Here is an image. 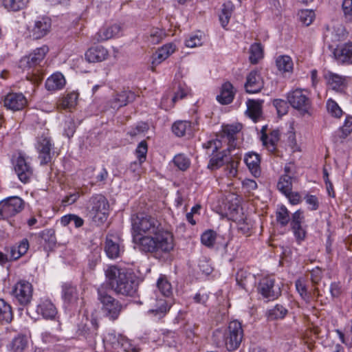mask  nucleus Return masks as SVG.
I'll return each instance as SVG.
<instances>
[{
	"instance_id": "49530a36",
	"label": "nucleus",
	"mask_w": 352,
	"mask_h": 352,
	"mask_svg": "<svg viewBox=\"0 0 352 352\" xmlns=\"http://www.w3.org/2000/svg\"><path fill=\"white\" fill-rule=\"evenodd\" d=\"M157 287L164 296L168 297L172 294L170 283L163 276L159 278Z\"/></svg>"
},
{
	"instance_id": "c85d7f7f",
	"label": "nucleus",
	"mask_w": 352,
	"mask_h": 352,
	"mask_svg": "<svg viewBox=\"0 0 352 352\" xmlns=\"http://www.w3.org/2000/svg\"><path fill=\"white\" fill-rule=\"evenodd\" d=\"M63 298L65 304L75 305L78 300V293L76 287L65 284L63 286Z\"/></svg>"
},
{
	"instance_id": "bb28decb",
	"label": "nucleus",
	"mask_w": 352,
	"mask_h": 352,
	"mask_svg": "<svg viewBox=\"0 0 352 352\" xmlns=\"http://www.w3.org/2000/svg\"><path fill=\"white\" fill-rule=\"evenodd\" d=\"M37 312L46 319H54L57 314V309L50 300L45 299L38 305Z\"/></svg>"
},
{
	"instance_id": "b1692460",
	"label": "nucleus",
	"mask_w": 352,
	"mask_h": 352,
	"mask_svg": "<svg viewBox=\"0 0 352 352\" xmlns=\"http://www.w3.org/2000/svg\"><path fill=\"white\" fill-rule=\"evenodd\" d=\"M244 161L250 171L254 177H256L261 175V160L257 153L253 152L247 153L245 156Z\"/></svg>"
},
{
	"instance_id": "f704fd0d",
	"label": "nucleus",
	"mask_w": 352,
	"mask_h": 352,
	"mask_svg": "<svg viewBox=\"0 0 352 352\" xmlns=\"http://www.w3.org/2000/svg\"><path fill=\"white\" fill-rule=\"evenodd\" d=\"M29 249V242L27 239H23L17 246H13L10 249V260H17L24 255Z\"/></svg>"
},
{
	"instance_id": "423d86ee",
	"label": "nucleus",
	"mask_w": 352,
	"mask_h": 352,
	"mask_svg": "<svg viewBox=\"0 0 352 352\" xmlns=\"http://www.w3.org/2000/svg\"><path fill=\"white\" fill-rule=\"evenodd\" d=\"M28 160V157L21 152L12 157L14 171L20 181L25 184L28 182L33 175V168Z\"/></svg>"
},
{
	"instance_id": "09e8293b",
	"label": "nucleus",
	"mask_w": 352,
	"mask_h": 352,
	"mask_svg": "<svg viewBox=\"0 0 352 352\" xmlns=\"http://www.w3.org/2000/svg\"><path fill=\"white\" fill-rule=\"evenodd\" d=\"M78 94L76 92H71L62 100L61 104L65 109H71L74 107L77 104Z\"/></svg>"
},
{
	"instance_id": "1a4fd4ad",
	"label": "nucleus",
	"mask_w": 352,
	"mask_h": 352,
	"mask_svg": "<svg viewBox=\"0 0 352 352\" xmlns=\"http://www.w3.org/2000/svg\"><path fill=\"white\" fill-rule=\"evenodd\" d=\"M54 144L47 134H42L37 138L36 148L38 153V159L41 165L50 163L52 158V150Z\"/></svg>"
},
{
	"instance_id": "5fc2aeb1",
	"label": "nucleus",
	"mask_w": 352,
	"mask_h": 352,
	"mask_svg": "<svg viewBox=\"0 0 352 352\" xmlns=\"http://www.w3.org/2000/svg\"><path fill=\"white\" fill-rule=\"evenodd\" d=\"M76 129V124L74 120L72 118L67 119L64 122L63 134L68 138H72Z\"/></svg>"
},
{
	"instance_id": "338daca9",
	"label": "nucleus",
	"mask_w": 352,
	"mask_h": 352,
	"mask_svg": "<svg viewBox=\"0 0 352 352\" xmlns=\"http://www.w3.org/2000/svg\"><path fill=\"white\" fill-rule=\"evenodd\" d=\"M303 221L304 216L301 210H297L292 214L291 226L298 228L299 226L302 225Z\"/></svg>"
},
{
	"instance_id": "f03ea898",
	"label": "nucleus",
	"mask_w": 352,
	"mask_h": 352,
	"mask_svg": "<svg viewBox=\"0 0 352 352\" xmlns=\"http://www.w3.org/2000/svg\"><path fill=\"white\" fill-rule=\"evenodd\" d=\"M105 275L111 289L117 294L133 296L138 289V278L127 270L111 265L105 271Z\"/></svg>"
},
{
	"instance_id": "4468645a",
	"label": "nucleus",
	"mask_w": 352,
	"mask_h": 352,
	"mask_svg": "<svg viewBox=\"0 0 352 352\" xmlns=\"http://www.w3.org/2000/svg\"><path fill=\"white\" fill-rule=\"evenodd\" d=\"M27 99L21 93H9L4 98V106L13 111L23 109L27 104Z\"/></svg>"
},
{
	"instance_id": "13d9d810",
	"label": "nucleus",
	"mask_w": 352,
	"mask_h": 352,
	"mask_svg": "<svg viewBox=\"0 0 352 352\" xmlns=\"http://www.w3.org/2000/svg\"><path fill=\"white\" fill-rule=\"evenodd\" d=\"M342 10L346 22H352V0H344Z\"/></svg>"
},
{
	"instance_id": "20e7f679",
	"label": "nucleus",
	"mask_w": 352,
	"mask_h": 352,
	"mask_svg": "<svg viewBox=\"0 0 352 352\" xmlns=\"http://www.w3.org/2000/svg\"><path fill=\"white\" fill-rule=\"evenodd\" d=\"M287 100L291 106L302 115L309 114L311 107V101L309 92L306 89H296L287 94Z\"/></svg>"
},
{
	"instance_id": "6ab92c4d",
	"label": "nucleus",
	"mask_w": 352,
	"mask_h": 352,
	"mask_svg": "<svg viewBox=\"0 0 352 352\" xmlns=\"http://www.w3.org/2000/svg\"><path fill=\"white\" fill-rule=\"evenodd\" d=\"M50 28V20L47 18H42L35 21L33 28L30 30V37L33 39L41 38L49 32Z\"/></svg>"
},
{
	"instance_id": "393cba45",
	"label": "nucleus",
	"mask_w": 352,
	"mask_h": 352,
	"mask_svg": "<svg viewBox=\"0 0 352 352\" xmlns=\"http://www.w3.org/2000/svg\"><path fill=\"white\" fill-rule=\"evenodd\" d=\"M120 31V27L116 24L109 27H104L97 32L95 39L98 42L105 41L117 36Z\"/></svg>"
},
{
	"instance_id": "0e129e2a",
	"label": "nucleus",
	"mask_w": 352,
	"mask_h": 352,
	"mask_svg": "<svg viewBox=\"0 0 352 352\" xmlns=\"http://www.w3.org/2000/svg\"><path fill=\"white\" fill-rule=\"evenodd\" d=\"M296 288L300 296L305 300H309V294L307 292V287L303 281L300 279H298L295 283Z\"/></svg>"
},
{
	"instance_id": "f8f14e48",
	"label": "nucleus",
	"mask_w": 352,
	"mask_h": 352,
	"mask_svg": "<svg viewBox=\"0 0 352 352\" xmlns=\"http://www.w3.org/2000/svg\"><path fill=\"white\" fill-rule=\"evenodd\" d=\"M47 46L43 45L36 48L28 56L23 57L19 61V67L23 69H28L36 66L42 61L47 53Z\"/></svg>"
},
{
	"instance_id": "ddd939ff",
	"label": "nucleus",
	"mask_w": 352,
	"mask_h": 352,
	"mask_svg": "<svg viewBox=\"0 0 352 352\" xmlns=\"http://www.w3.org/2000/svg\"><path fill=\"white\" fill-rule=\"evenodd\" d=\"M171 303L164 298H151L148 313L157 319L163 318L169 311Z\"/></svg>"
},
{
	"instance_id": "9d476101",
	"label": "nucleus",
	"mask_w": 352,
	"mask_h": 352,
	"mask_svg": "<svg viewBox=\"0 0 352 352\" xmlns=\"http://www.w3.org/2000/svg\"><path fill=\"white\" fill-rule=\"evenodd\" d=\"M33 287L32 284L26 280L17 282L12 291L15 300L21 305H28L32 298Z\"/></svg>"
},
{
	"instance_id": "4c0bfd02",
	"label": "nucleus",
	"mask_w": 352,
	"mask_h": 352,
	"mask_svg": "<svg viewBox=\"0 0 352 352\" xmlns=\"http://www.w3.org/2000/svg\"><path fill=\"white\" fill-rule=\"evenodd\" d=\"M287 309L281 305H276L267 311V317L270 320L283 319L287 314Z\"/></svg>"
},
{
	"instance_id": "c03bdc74",
	"label": "nucleus",
	"mask_w": 352,
	"mask_h": 352,
	"mask_svg": "<svg viewBox=\"0 0 352 352\" xmlns=\"http://www.w3.org/2000/svg\"><path fill=\"white\" fill-rule=\"evenodd\" d=\"M217 236L216 232L212 230H208L201 236V243L209 248H213L217 239Z\"/></svg>"
},
{
	"instance_id": "39448f33",
	"label": "nucleus",
	"mask_w": 352,
	"mask_h": 352,
	"mask_svg": "<svg viewBox=\"0 0 352 352\" xmlns=\"http://www.w3.org/2000/svg\"><path fill=\"white\" fill-rule=\"evenodd\" d=\"M98 294L105 315L111 320H116L122 310V305L118 300L107 294L102 286L98 289Z\"/></svg>"
},
{
	"instance_id": "680f3d73",
	"label": "nucleus",
	"mask_w": 352,
	"mask_h": 352,
	"mask_svg": "<svg viewBox=\"0 0 352 352\" xmlns=\"http://www.w3.org/2000/svg\"><path fill=\"white\" fill-rule=\"evenodd\" d=\"M197 329L198 326L193 322H187L184 327L186 337L189 339H192L197 336Z\"/></svg>"
},
{
	"instance_id": "9b49d317",
	"label": "nucleus",
	"mask_w": 352,
	"mask_h": 352,
	"mask_svg": "<svg viewBox=\"0 0 352 352\" xmlns=\"http://www.w3.org/2000/svg\"><path fill=\"white\" fill-rule=\"evenodd\" d=\"M258 292L267 300L276 299L281 294L280 287L275 284V279L266 276L263 278L258 285Z\"/></svg>"
},
{
	"instance_id": "a18cd8bd",
	"label": "nucleus",
	"mask_w": 352,
	"mask_h": 352,
	"mask_svg": "<svg viewBox=\"0 0 352 352\" xmlns=\"http://www.w3.org/2000/svg\"><path fill=\"white\" fill-rule=\"evenodd\" d=\"M72 222L74 223L76 228H80L83 225L84 220L81 217L74 214L65 215L60 219V223L64 226L69 225Z\"/></svg>"
},
{
	"instance_id": "4be33fe9",
	"label": "nucleus",
	"mask_w": 352,
	"mask_h": 352,
	"mask_svg": "<svg viewBox=\"0 0 352 352\" xmlns=\"http://www.w3.org/2000/svg\"><path fill=\"white\" fill-rule=\"evenodd\" d=\"M261 141L267 149L273 152L276 149V145L278 143L280 138V133L278 130H273L269 135L266 133V126H263L261 130Z\"/></svg>"
},
{
	"instance_id": "bf43d9fd",
	"label": "nucleus",
	"mask_w": 352,
	"mask_h": 352,
	"mask_svg": "<svg viewBox=\"0 0 352 352\" xmlns=\"http://www.w3.org/2000/svg\"><path fill=\"white\" fill-rule=\"evenodd\" d=\"M41 236L43 239L49 244L50 246H54L56 243L55 231L52 229H47L42 232Z\"/></svg>"
},
{
	"instance_id": "72a5a7b5",
	"label": "nucleus",
	"mask_w": 352,
	"mask_h": 352,
	"mask_svg": "<svg viewBox=\"0 0 352 352\" xmlns=\"http://www.w3.org/2000/svg\"><path fill=\"white\" fill-rule=\"evenodd\" d=\"M125 340V337L120 335L116 334L115 332L109 333L102 340L104 346L106 348L110 346L113 349H117L120 346V344L122 341Z\"/></svg>"
},
{
	"instance_id": "aec40b11",
	"label": "nucleus",
	"mask_w": 352,
	"mask_h": 352,
	"mask_svg": "<svg viewBox=\"0 0 352 352\" xmlns=\"http://www.w3.org/2000/svg\"><path fill=\"white\" fill-rule=\"evenodd\" d=\"M135 96V94L131 91H122L113 96L110 101V106L112 109H118L133 102Z\"/></svg>"
},
{
	"instance_id": "79ce46f5",
	"label": "nucleus",
	"mask_w": 352,
	"mask_h": 352,
	"mask_svg": "<svg viewBox=\"0 0 352 352\" xmlns=\"http://www.w3.org/2000/svg\"><path fill=\"white\" fill-rule=\"evenodd\" d=\"M12 319V311L10 305L4 300L0 299V321L10 322Z\"/></svg>"
},
{
	"instance_id": "c9c22d12",
	"label": "nucleus",
	"mask_w": 352,
	"mask_h": 352,
	"mask_svg": "<svg viewBox=\"0 0 352 352\" xmlns=\"http://www.w3.org/2000/svg\"><path fill=\"white\" fill-rule=\"evenodd\" d=\"M241 128V125H226L223 127V132L228 140L229 148H235L234 135L240 131Z\"/></svg>"
},
{
	"instance_id": "7ed1b4c3",
	"label": "nucleus",
	"mask_w": 352,
	"mask_h": 352,
	"mask_svg": "<svg viewBox=\"0 0 352 352\" xmlns=\"http://www.w3.org/2000/svg\"><path fill=\"white\" fill-rule=\"evenodd\" d=\"M213 337L218 345H225L228 351L235 350L239 347L243 338L241 324L236 320L232 321L224 333L217 330Z\"/></svg>"
},
{
	"instance_id": "f257e3e1",
	"label": "nucleus",
	"mask_w": 352,
	"mask_h": 352,
	"mask_svg": "<svg viewBox=\"0 0 352 352\" xmlns=\"http://www.w3.org/2000/svg\"><path fill=\"white\" fill-rule=\"evenodd\" d=\"M131 224L133 242L141 252L160 258L173 250L172 233L164 230L155 217L138 213L132 216Z\"/></svg>"
},
{
	"instance_id": "5701e85b",
	"label": "nucleus",
	"mask_w": 352,
	"mask_h": 352,
	"mask_svg": "<svg viewBox=\"0 0 352 352\" xmlns=\"http://www.w3.org/2000/svg\"><path fill=\"white\" fill-rule=\"evenodd\" d=\"M176 49V45L172 43L163 45L154 54L153 63L155 65L161 63L173 54Z\"/></svg>"
},
{
	"instance_id": "ea45409f",
	"label": "nucleus",
	"mask_w": 352,
	"mask_h": 352,
	"mask_svg": "<svg viewBox=\"0 0 352 352\" xmlns=\"http://www.w3.org/2000/svg\"><path fill=\"white\" fill-rule=\"evenodd\" d=\"M278 189L283 194L289 193L292 190V177L291 175H284L280 177L278 184Z\"/></svg>"
},
{
	"instance_id": "864d4df0",
	"label": "nucleus",
	"mask_w": 352,
	"mask_h": 352,
	"mask_svg": "<svg viewBox=\"0 0 352 352\" xmlns=\"http://www.w3.org/2000/svg\"><path fill=\"white\" fill-rule=\"evenodd\" d=\"M173 162L182 170H186L190 164L189 159L182 154L175 155Z\"/></svg>"
},
{
	"instance_id": "3c124183",
	"label": "nucleus",
	"mask_w": 352,
	"mask_h": 352,
	"mask_svg": "<svg viewBox=\"0 0 352 352\" xmlns=\"http://www.w3.org/2000/svg\"><path fill=\"white\" fill-rule=\"evenodd\" d=\"M148 151L147 143L145 140L142 141L135 149V154L138 159V165L140 166L146 157Z\"/></svg>"
},
{
	"instance_id": "4d7b16f0",
	"label": "nucleus",
	"mask_w": 352,
	"mask_h": 352,
	"mask_svg": "<svg viewBox=\"0 0 352 352\" xmlns=\"http://www.w3.org/2000/svg\"><path fill=\"white\" fill-rule=\"evenodd\" d=\"M328 111L336 118H340L342 115V111L338 104L332 99H329L327 102Z\"/></svg>"
},
{
	"instance_id": "e2e57ef3",
	"label": "nucleus",
	"mask_w": 352,
	"mask_h": 352,
	"mask_svg": "<svg viewBox=\"0 0 352 352\" xmlns=\"http://www.w3.org/2000/svg\"><path fill=\"white\" fill-rule=\"evenodd\" d=\"M304 199L306 204L309 206V208L311 210H316L319 208L320 202L318 198L316 195H307Z\"/></svg>"
},
{
	"instance_id": "2f4dec72",
	"label": "nucleus",
	"mask_w": 352,
	"mask_h": 352,
	"mask_svg": "<svg viewBox=\"0 0 352 352\" xmlns=\"http://www.w3.org/2000/svg\"><path fill=\"white\" fill-rule=\"evenodd\" d=\"M230 148H228V151L217 153L215 156L212 157L208 164V168L210 169H217L230 160V156L228 153L230 152Z\"/></svg>"
},
{
	"instance_id": "774afa93",
	"label": "nucleus",
	"mask_w": 352,
	"mask_h": 352,
	"mask_svg": "<svg viewBox=\"0 0 352 352\" xmlns=\"http://www.w3.org/2000/svg\"><path fill=\"white\" fill-rule=\"evenodd\" d=\"M342 135L341 138H345L352 132V117H347L344 125L341 128Z\"/></svg>"
},
{
	"instance_id": "f3484780",
	"label": "nucleus",
	"mask_w": 352,
	"mask_h": 352,
	"mask_svg": "<svg viewBox=\"0 0 352 352\" xmlns=\"http://www.w3.org/2000/svg\"><path fill=\"white\" fill-rule=\"evenodd\" d=\"M328 86L336 92L342 93L347 87V78L327 71L324 74Z\"/></svg>"
},
{
	"instance_id": "603ef678",
	"label": "nucleus",
	"mask_w": 352,
	"mask_h": 352,
	"mask_svg": "<svg viewBox=\"0 0 352 352\" xmlns=\"http://www.w3.org/2000/svg\"><path fill=\"white\" fill-rule=\"evenodd\" d=\"M300 21L305 25H309L314 21L315 13L311 10H303L299 12Z\"/></svg>"
},
{
	"instance_id": "dca6fc26",
	"label": "nucleus",
	"mask_w": 352,
	"mask_h": 352,
	"mask_svg": "<svg viewBox=\"0 0 352 352\" xmlns=\"http://www.w3.org/2000/svg\"><path fill=\"white\" fill-rule=\"evenodd\" d=\"M336 61L342 65L352 64V43L338 45L333 52Z\"/></svg>"
},
{
	"instance_id": "cd10ccee",
	"label": "nucleus",
	"mask_w": 352,
	"mask_h": 352,
	"mask_svg": "<svg viewBox=\"0 0 352 352\" xmlns=\"http://www.w3.org/2000/svg\"><path fill=\"white\" fill-rule=\"evenodd\" d=\"M234 91L232 85L229 82L223 84L221 93L217 96V100L223 104H228L231 103L234 99Z\"/></svg>"
},
{
	"instance_id": "052dcab7",
	"label": "nucleus",
	"mask_w": 352,
	"mask_h": 352,
	"mask_svg": "<svg viewBox=\"0 0 352 352\" xmlns=\"http://www.w3.org/2000/svg\"><path fill=\"white\" fill-rule=\"evenodd\" d=\"M273 104L277 110V113L279 116H283L287 113L288 104L287 102L281 99H275L273 101Z\"/></svg>"
},
{
	"instance_id": "412c9836",
	"label": "nucleus",
	"mask_w": 352,
	"mask_h": 352,
	"mask_svg": "<svg viewBox=\"0 0 352 352\" xmlns=\"http://www.w3.org/2000/svg\"><path fill=\"white\" fill-rule=\"evenodd\" d=\"M107 56V50L101 45L90 47L85 54V59L89 63L102 62L106 60Z\"/></svg>"
},
{
	"instance_id": "0eeeda50",
	"label": "nucleus",
	"mask_w": 352,
	"mask_h": 352,
	"mask_svg": "<svg viewBox=\"0 0 352 352\" xmlns=\"http://www.w3.org/2000/svg\"><path fill=\"white\" fill-rule=\"evenodd\" d=\"M89 203L91 211L94 214V220L101 223L105 221L109 213V204L107 199L102 195H96L90 199Z\"/></svg>"
},
{
	"instance_id": "e433bc0d",
	"label": "nucleus",
	"mask_w": 352,
	"mask_h": 352,
	"mask_svg": "<svg viewBox=\"0 0 352 352\" xmlns=\"http://www.w3.org/2000/svg\"><path fill=\"white\" fill-rule=\"evenodd\" d=\"M28 344V340L25 336L18 335L10 343V349L12 352H23Z\"/></svg>"
},
{
	"instance_id": "69168bd1",
	"label": "nucleus",
	"mask_w": 352,
	"mask_h": 352,
	"mask_svg": "<svg viewBox=\"0 0 352 352\" xmlns=\"http://www.w3.org/2000/svg\"><path fill=\"white\" fill-rule=\"evenodd\" d=\"M204 148L212 150V153L217 152L221 147V142L218 139L211 140L203 144Z\"/></svg>"
},
{
	"instance_id": "2eb2a0df",
	"label": "nucleus",
	"mask_w": 352,
	"mask_h": 352,
	"mask_svg": "<svg viewBox=\"0 0 352 352\" xmlns=\"http://www.w3.org/2000/svg\"><path fill=\"white\" fill-rule=\"evenodd\" d=\"M264 86V82L261 74L256 71H251L246 77L244 85L246 92L255 94L260 92Z\"/></svg>"
},
{
	"instance_id": "a878e982",
	"label": "nucleus",
	"mask_w": 352,
	"mask_h": 352,
	"mask_svg": "<svg viewBox=\"0 0 352 352\" xmlns=\"http://www.w3.org/2000/svg\"><path fill=\"white\" fill-rule=\"evenodd\" d=\"M65 85L64 76L59 72L54 73L50 76L45 82V87L49 91H56L61 89Z\"/></svg>"
},
{
	"instance_id": "de8ad7c7",
	"label": "nucleus",
	"mask_w": 352,
	"mask_h": 352,
	"mask_svg": "<svg viewBox=\"0 0 352 352\" xmlns=\"http://www.w3.org/2000/svg\"><path fill=\"white\" fill-rule=\"evenodd\" d=\"M253 224L250 219L245 217L239 221L237 223L238 230L243 234L249 236L251 234Z\"/></svg>"
},
{
	"instance_id": "8fccbe9b",
	"label": "nucleus",
	"mask_w": 352,
	"mask_h": 352,
	"mask_svg": "<svg viewBox=\"0 0 352 352\" xmlns=\"http://www.w3.org/2000/svg\"><path fill=\"white\" fill-rule=\"evenodd\" d=\"M165 36L164 31L160 28H153L149 32L148 41L153 45L158 44Z\"/></svg>"
},
{
	"instance_id": "7c9ffc66",
	"label": "nucleus",
	"mask_w": 352,
	"mask_h": 352,
	"mask_svg": "<svg viewBox=\"0 0 352 352\" xmlns=\"http://www.w3.org/2000/svg\"><path fill=\"white\" fill-rule=\"evenodd\" d=\"M173 132L179 137L186 135H190L192 133V123L188 121H177L172 127Z\"/></svg>"
},
{
	"instance_id": "a19ab883",
	"label": "nucleus",
	"mask_w": 352,
	"mask_h": 352,
	"mask_svg": "<svg viewBox=\"0 0 352 352\" xmlns=\"http://www.w3.org/2000/svg\"><path fill=\"white\" fill-rule=\"evenodd\" d=\"M29 0H3V7L9 11H18L25 7Z\"/></svg>"
},
{
	"instance_id": "6e6d98bb",
	"label": "nucleus",
	"mask_w": 352,
	"mask_h": 352,
	"mask_svg": "<svg viewBox=\"0 0 352 352\" xmlns=\"http://www.w3.org/2000/svg\"><path fill=\"white\" fill-rule=\"evenodd\" d=\"M239 163V162L238 160H232L230 157V160L226 163V171L228 177H234L236 175Z\"/></svg>"
},
{
	"instance_id": "473e14b6",
	"label": "nucleus",
	"mask_w": 352,
	"mask_h": 352,
	"mask_svg": "<svg viewBox=\"0 0 352 352\" xmlns=\"http://www.w3.org/2000/svg\"><path fill=\"white\" fill-rule=\"evenodd\" d=\"M247 107V114L254 122H256L261 116V102L254 100H248Z\"/></svg>"
},
{
	"instance_id": "37998d69",
	"label": "nucleus",
	"mask_w": 352,
	"mask_h": 352,
	"mask_svg": "<svg viewBox=\"0 0 352 352\" xmlns=\"http://www.w3.org/2000/svg\"><path fill=\"white\" fill-rule=\"evenodd\" d=\"M276 219L281 226H285L290 220L289 212L287 208L282 205L278 208L276 212Z\"/></svg>"
},
{
	"instance_id": "c756f323",
	"label": "nucleus",
	"mask_w": 352,
	"mask_h": 352,
	"mask_svg": "<svg viewBox=\"0 0 352 352\" xmlns=\"http://www.w3.org/2000/svg\"><path fill=\"white\" fill-rule=\"evenodd\" d=\"M276 66L281 74H291L293 71L294 64L290 56L281 55L276 58Z\"/></svg>"
},
{
	"instance_id": "58836bf2",
	"label": "nucleus",
	"mask_w": 352,
	"mask_h": 352,
	"mask_svg": "<svg viewBox=\"0 0 352 352\" xmlns=\"http://www.w3.org/2000/svg\"><path fill=\"white\" fill-rule=\"evenodd\" d=\"M250 61L256 64L263 57V47L260 43H253L250 48Z\"/></svg>"
},
{
	"instance_id": "6e6552de",
	"label": "nucleus",
	"mask_w": 352,
	"mask_h": 352,
	"mask_svg": "<svg viewBox=\"0 0 352 352\" xmlns=\"http://www.w3.org/2000/svg\"><path fill=\"white\" fill-rule=\"evenodd\" d=\"M24 202L19 197H8L0 201V217L8 219L19 213L23 209Z\"/></svg>"
},
{
	"instance_id": "a211bd4d",
	"label": "nucleus",
	"mask_w": 352,
	"mask_h": 352,
	"mask_svg": "<svg viewBox=\"0 0 352 352\" xmlns=\"http://www.w3.org/2000/svg\"><path fill=\"white\" fill-rule=\"evenodd\" d=\"M104 251L107 256L114 259L120 256L124 252L123 247L119 243V239L113 235H107L105 241Z\"/></svg>"
}]
</instances>
